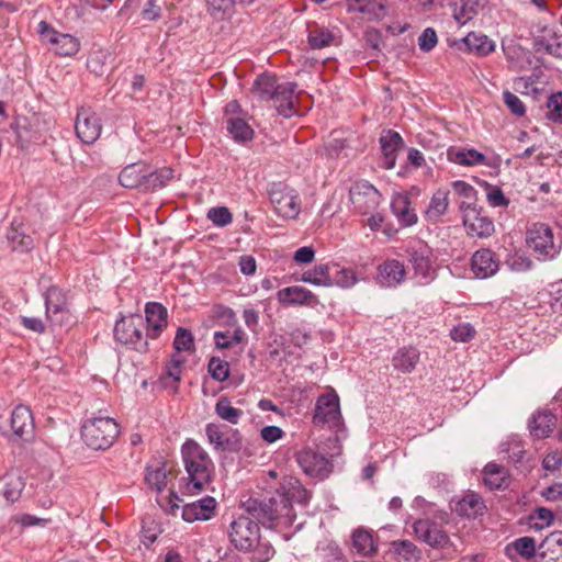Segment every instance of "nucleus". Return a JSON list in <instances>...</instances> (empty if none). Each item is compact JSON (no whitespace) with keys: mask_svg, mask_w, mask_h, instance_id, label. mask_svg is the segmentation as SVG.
<instances>
[{"mask_svg":"<svg viewBox=\"0 0 562 562\" xmlns=\"http://www.w3.org/2000/svg\"><path fill=\"white\" fill-rule=\"evenodd\" d=\"M228 536L237 550L252 552V562H267L274 555L273 547L261 540L259 525L250 517L239 516L233 520Z\"/></svg>","mask_w":562,"mask_h":562,"instance_id":"1","label":"nucleus"},{"mask_svg":"<svg viewBox=\"0 0 562 562\" xmlns=\"http://www.w3.org/2000/svg\"><path fill=\"white\" fill-rule=\"evenodd\" d=\"M182 459L188 473L189 492H201L212 480L214 464L207 452L194 440H187L181 449Z\"/></svg>","mask_w":562,"mask_h":562,"instance_id":"2","label":"nucleus"},{"mask_svg":"<svg viewBox=\"0 0 562 562\" xmlns=\"http://www.w3.org/2000/svg\"><path fill=\"white\" fill-rule=\"evenodd\" d=\"M120 434L117 423L110 417L88 419L81 427V437L86 445L94 450H106Z\"/></svg>","mask_w":562,"mask_h":562,"instance_id":"3","label":"nucleus"},{"mask_svg":"<svg viewBox=\"0 0 562 562\" xmlns=\"http://www.w3.org/2000/svg\"><path fill=\"white\" fill-rule=\"evenodd\" d=\"M244 510L262 526L271 528L276 521L289 517V507L285 498L278 494L268 499L249 498L241 504Z\"/></svg>","mask_w":562,"mask_h":562,"instance_id":"4","label":"nucleus"},{"mask_svg":"<svg viewBox=\"0 0 562 562\" xmlns=\"http://www.w3.org/2000/svg\"><path fill=\"white\" fill-rule=\"evenodd\" d=\"M145 322L140 315L123 316L115 323L114 337L123 345L145 353L148 351V336L143 334Z\"/></svg>","mask_w":562,"mask_h":562,"instance_id":"5","label":"nucleus"},{"mask_svg":"<svg viewBox=\"0 0 562 562\" xmlns=\"http://www.w3.org/2000/svg\"><path fill=\"white\" fill-rule=\"evenodd\" d=\"M296 461L306 475L318 480L327 479L334 468L326 456L310 447L296 453Z\"/></svg>","mask_w":562,"mask_h":562,"instance_id":"6","label":"nucleus"},{"mask_svg":"<svg viewBox=\"0 0 562 562\" xmlns=\"http://www.w3.org/2000/svg\"><path fill=\"white\" fill-rule=\"evenodd\" d=\"M269 198L274 211L281 217L292 220L299 215L301 205L297 195L293 194L292 190H288L281 183L272 186L269 190Z\"/></svg>","mask_w":562,"mask_h":562,"instance_id":"7","label":"nucleus"},{"mask_svg":"<svg viewBox=\"0 0 562 562\" xmlns=\"http://www.w3.org/2000/svg\"><path fill=\"white\" fill-rule=\"evenodd\" d=\"M349 198L355 209L361 214L374 211L381 201L380 192L369 182H356L349 191Z\"/></svg>","mask_w":562,"mask_h":562,"instance_id":"8","label":"nucleus"},{"mask_svg":"<svg viewBox=\"0 0 562 562\" xmlns=\"http://www.w3.org/2000/svg\"><path fill=\"white\" fill-rule=\"evenodd\" d=\"M415 536L435 549L450 546V538L442 527L430 519H418L413 524Z\"/></svg>","mask_w":562,"mask_h":562,"instance_id":"9","label":"nucleus"},{"mask_svg":"<svg viewBox=\"0 0 562 562\" xmlns=\"http://www.w3.org/2000/svg\"><path fill=\"white\" fill-rule=\"evenodd\" d=\"M77 136L85 144H93L101 134V120L90 108L78 110L75 125Z\"/></svg>","mask_w":562,"mask_h":562,"instance_id":"10","label":"nucleus"},{"mask_svg":"<svg viewBox=\"0 0 562 562\" xmlns=\"http://www.w3.org/2000/svg\"><path fill=\"white\" fill-rule=\"evenodd\" d=\"M340 416L339 397L336 393L324 394L318 397L313 416L314 424L336 426Z\"/></svg>","mask_w":562,"mask_h":562,"instance_id":"11","label":"nucleus"},{"mask_svg":"<svg viewBox=\"0 0 562 562\" xmlns=\"http://www.w3.org/2000/svg\"><path fill=\"white\" fill-rule=\"evenodd\" d=\"M277 494L279 497L286 499L290 512L289 517H286L288 522H292L295 518L292 503L295 502L305 506L311 499V492L306 490L299 480L292 477L281 484L280 488L277 490Z\"/></svg>","mask_w":562,"mask_h":562,"instance_id":"12","label":"nucleus"},{"mask_svg":"<svg viewBox=\"0 0 562 562\" xmlns=\"http://www.w3.org/2000/svg\"><path fill=\"white\" fill-rule=\"evenodd\" d=\"M41 35L49 43L56 45V52L60 56H72L79 50V42L69 34L57 33L46 22L38 24Z\"/></svg>","mask_w":562,"mask_h":562,"instance_id":"13","label":"nucleus"},{"mask_svg":"<svg viewBox=\"0 0 562 562\" xmlns=\"http://www.w3.org/2000/svg\"><path fill=\"white\" fill-rule=\"evenodd\" d=\"M528 245L536 252L543 255L544 257L552 258L555 254L553 244V233L551 228L546 224H536L528 232Z\"/></svg>","mask_w":562,"mask_h":562,"instance_id":"14","label":"nucleus"},{"mask_svg":"<svg viewBox=\"0 0 562 562\" xmlns=\"http://www.w3.org/2000/svg\"><path fill=\"white\" fill-rule=\"evenodd\" d=\"M499 269V259L490 248L476 250L471 258V270L475 277L486 279L494 276Z\"/></svg>","mask_w":562,"mask_h":562,"instance_id":"15","label":"nucleus"},{"mask_svg":"<svg viewBox=\"0 0 562 562\" xmlns=\"http://www.w3.org/2000/svg\"><path fill=\"white\" fill-rule=\"evenodd\" d=\"M146 333L148 338H157L168 324L167 308L157 302H148L145 305Z\"/></svg>","mask_w":562,"mask_h":562,"instance_id":"16","label":"nucleus"},{"mask_svg":"<svg viewBox=\"0 0 562 562\" xmlns=\"http://www.w3.org/2000/svg\"><path fill=\"white\" fill-rule=\"evenodd\" d=\"M47 319L54 325H61L67 315L65 294L56 286H50L45 293Z\"/></svg>","mask_w":562,"mask_h":562,"instance_id":"17","label":"nucleus"},{"mask_svg":"<svg viewBox=\"0 0 562 562\" xmlns=\"http://www.w3.org/2000/svg\"><path fill=\"white\" fill-rule=\"evenodd\" d=\"M11 428L15 436L23 440H30L34 435V419L27 406L19 405L11 414Z\"/></svg>","mask_w":562,"mask_h":562,"instance_id":"18","label":"nucleus"},{"mask_svg":"<svg viewBox=\"0 0 562 562\" xmlns=\"http://www.w3.org/2000/svg\"><path fill=\"white\" fill-rule=\"evenodd\" d=\"M379 140L383 155V167L385 169L394 168L396 153L404 146L402 136L397 132L389 130L382 132Z\"/></svg>","mask_w":562,"mask_h":562,"instance_id":"19","label":"nucleus"},{"mask_svg":"<svg viewBox=\"0 0 562 562\" xmlns=\"http://www.w3.org/2000/svg\"><path fill=\"white\" fill-rule=\"evenodd\" d=\"M405 268L397 260H386L378 268V282L381 286L392 288L405 278Z\"/></svg>","mask_w":562,"mask_h":562,"instance_id":"20","label":"nucleus"},{"mask_svg":"<svg viewBox=\"0 0 562 562\" xmlns=\"http://www.w3.org/2000/svg\"><path fill=\"white\" fill-rule=\"evenodd\" d=\"M483 211L474 214L473 212L469 215H465V223L463 225L467 228V232L471 236H476L479 238H488L495 232L494 222L488 217L482 214Z\"/></svg>","mask_w":562,"mask_h":562,"instance_id":"21","label":"nucleus"},{"mask_svg":"<svg viewBox=\"0 0 562 562\" xmlns=\"http://www.w3.org/2000/svg\"><path fill=\"white\" fill-rule=\"evenodd\" d=\"M557 417L549 411L533 414L528 422L530 435L537 439L547 438L555 428Z\"/></svg>","mask_w":562,"mask_h":562,"instance_id":"22","label":"nucleus"},{"mask_svg":"<svg viewBox=\"0 0 562 562\" xmlns=\"http://www.w3.org/2000/svg\"><path fill=\"white\" fill-rule=\"evenodd\" d=\"M296 89L295 82L279 83L273 94V101L277 103V111L284 117H290L294 113L293 94Z\"/></svg>","mask_w":562,"mask_h":562,"instance_id":"23","label":"nucleus"},{"mask_svg":"<svg viewBox=\"0 0 562 562\" xmlns=\"http://www.w3.org/2000/svg\"><path fill=\"white\" fill-rule=\"evenodd\" d=\"M539 557L544 562H562V531H553L542 540Z\"/></svg>","mask_w":562,"mask_h":562,"instance_id":"24","label":"nucleus"},{"mask_svg":"<svg viewBox=\"0 0 562 562\" xmlns=\"http://www.w3.org/2000/svg\"><path fill=\"white\" fill-rule=\"evenodd\" d=\"M447 158L450 162L467 167L486 165L485 155L474 148L450 147L447 150Z\"/></svg>","mask_w":562,"mask_h":562,"instance_id":"25","label":"nucleus"},{"mask_svg":"<svg viewBox=\"0 0 562 562\" xmlns=\"http://www.w3.org/2000/svg\"><path fill=\"white\" fill-rule=\"evenodd\" d=\"M145 162H135L126 166L119 175V182L127 189H140L145 179Z\"/></svg>","mask_w":562,"mask_h":562,"instance_id":"26","label":"nucleus"},{"mask_svg":"<svg viewBox=\"0 0 562 562\" xmlns=\"http://www.w3.org/2000/svg\"><path fill=\"white\" fill-rule=\"evenodd\" d=\"M279 301L282 304H312L317 303V297L307 289L302 286H288L279 291Z\"/></svg>","mask_w":562,"mask_h":562,"instance_id":"27","label":"nucleus"},{"mask_svg":"<svg viewBox=\"0 0 562 562\" xmlns=\"http://www.w3.org/2000/svg\"><path fill=\"white\" fill-rule=\"evenodd\" d=\"M417 348L408 346L400 348L392 359L393 368L402 373H411L419 361Z\"/></svg>","mask_w":562,"mask_h":562,"instance_id":"28","label":"nucleus"},{"mask_svg":"<svg viewBox=\"0 0 562 562\" xmlns=\"http://www.w3.org/2000/svg\"><path fill=\"white\" fill-rule=\"evenodd\" d=\"M462 42L467 49L479 56H486L495 49V43L485 34L471 32Z\"/></svg>","mask_w":562,"mask_h":562,"instance_id":"29","label":"nucleus"},{"mask_svg":"<svg viewBox=\"0 0 562 562\" xmlns=\"http://www.w3.org/2000/svg\"><path fill=\"white\" fill-rule=\"evenodd\" d=\"M484 483L491 490H501L508 486L507 470L497 463L490 462L484 467Z\"/></svg>","mask_w":562,"mask_h":562,"instance_id":"30","label":"nucleus"},{"mask_svg":"<svg viewBox=\"0 0 562 562\" xmlns=\"http://www.w3.org/2000/svg\"><path fill=\"white\" fill-rule=\"evenodd\" d=\"M173 177L171 168H161L159 170L150 171L146 165L145 179L143 182V191H156L164 188Z\"/></svg>","mask_w":562,"mask_h":562,"instance_id":"31","label":"nucleus"},{"mask_svg":"<svg viewBox=\"0 0 562 562\" xmlns=\"http://www.w3.org/2000/svg\"><path fill=\"white\" fill-rule=\"evenodd\" d=\"M336 265H317L312 270L305 271L301 280L306 283L322 286H333L331 270Z\"/></svg>","mask_w":562,"mask_h":562,"instance_id":"32","label":"nucleus"},{"mask_svg":"<svg viewBox=\"0 0 562 562\" xmlns=\"http://www.w3.org/2000/svg\"><path fill=\"white\" fill-rule=\"evenodd\" d=\"M352 546L357 552L364 557H371L376 553L378 547L372 532L363 528H357L351 536Z\"/></svg>","mask_w":562,"mask_h":562,"instance_id":"33","label":"nucleus"},{"mask_svg":"<svg viewBox=\"0 0 562 562\" xmlns=\"http://www.w3.org/2000/svg\"><path fill=\"white\" fill-rule=\"evenodd\" d=\"M170 471L166 469L165 462H159L156 465H148L146 468L145 482L157 493L162 492L167 485V479Z\"/></svg>","mask_w":562,"mask_h":562,"instance_id":"34","label":"nucleus"},{"mask_svg":"<svg viewBox=\"0 0 562 562\" xmlns=\"http://www.w3.org/2000/svg\"><path fill=\"white\" fill-rule=\"evenodd\" d=\"M278 85L274 76L262 74L255 80L252 91L261 101L272 100Z\"/></svg>","mask_w":562,"mask_h":562,"instance_id":"35","label":"nucleus"},{"mask_svg":"<svg viewBox=\"0 0 562 562\" xmlns=\"http://www.w3.org/2000/svg\"><path fill=\"white\" fill-rule=\"evenodd\" d=\"M335 34L324 26L315 25L308 31L307 42L313 49L328 47L335 42Z\"/></svg>","mask_w":562,"mask_h":562,"instance_id":"36","label":"nucleus"},{"mask_svg":"<svg viewBox=\"0 0 562 562\" xmlns=\"http://www.w3.org/2000/svg\"><path fill=\"white\" fill-rule=\"evenodd\" d=\"M448 195V191L441 190L434 193L425 213L428 221L437 222L446 213L449 205Z\"/></svg>","mask_w":562,"mask_h":562,"instance_id":"37","label":"nucleus"},{"mask_svg":"<svg viewBox=\"0 0 562 562\" xmlns=\"http://www.w3.org/2000/svg\"><path fill=\"white\" fill-rule=\"evenodd\" d=\"M391 551L406 562L420 560L422 551L409 540H396L390 543Z\"/></svg>","mask_w":562,"mask_h":562,"instance_id":"38","label":"nucleus"},{"mask_svg":"<svg viewBox=\"0 0 562 562\" xmlns=\"http://www.w3.org/2000/svg\"><path fill=\"white\" fill-rule=\"evenodd\" d=\"M25 486L24 479L18 473H10L5 475V483L2 490L3 497L10 502L14 503L21 496V493Z\"/></svg>","mask_w":562,"mask_h":562,"instance_id":"39","label":"nucleus"},{"mask_svg":"<svg viewBox=\"0 0 562 562\" xmlns=\"http://www.w3.org/2000/svg\"><path fill=\"white\" fill-rule=\"evenodd\" d=\"M392 211L404 226H412L417 222V215L411 207V202L407 198L398 199L392 202Z\"/></svg>","mask_w":562,"mask_h":562,"instance_id":"40","label":"nucleus"},{"mask_svg":"<svg viewBox=\"0 0 562 562\" xmlns=\"http://www.w3.org/2000/svg\"><path fill=\"white\" fill-rule=\"evenodd\" d=\"M227 131L239 142L249 140L252 138L254 131L241 117H228L227 119Z\"/></svg>","mask_w":562,"mask_h":562,"instance_id":"41","label":"nucleus"},{"mask_svg":"<svg viewBox=\"0 0 562 562\" xmlns=\"http://www.w3.org/2000/svg\"><path fill=\"white\" fill-rule=\"evenodd\" d=\"M483 508L484 505L476 494L464 496L457 505V512L467 517H475Z\"/></svg>","mask_w":562,"mask_h":562,"instance_id":"42","label":"nucleus"},{"mask_svg":"<svg viewBox=\"0 0 562 562\" xmlns=\"http://www.w3.org/2000/svg\"><path fill=\"white\" fill-rule=\"evenodd\" d=\"M215 413L218 417L231 424H237L239 417L243 415V411L233 407L231 401L225 396L220 397L216 402Z\"/></svg>","mask_w":562,"mask_h":562,"instance_id":"43","label":"nucleus"},{"mask_svg":"<svg viewBox=\"0 0 562 562\" xmlns=\"http://www.w3.org/2000/svg\"><path fill=\"white\" fill-rule=\"evenodd\" d=\"M110 54L105 49L93 50L87 60L88 69L97 76H102L106 71V61Z\"/></svg>","mask_w":562,"mask_h":562,"instance_id":"44","label":"nucleus"},{"mask_svg":"<svg viewBox=\"0 0 562 562\" xmlns=\"http://www.w3.org/2000/svg\"><path fill=\"white\" fill-rule=\"evenodd\" d=\"M207 370L212 379L223 382L229 376V364L218 357H212L209 361Z\"/></svg>","mask_w":562,"mask_h":562,"instance_id":"45","label":"nucleus"},{"mask_svg":"<svg viewBox=\"0 0 562 562\" xmlns=\"http://www.w3.org/2000/svg\"><path fill=\"white\" fill-rule=\"evenodd\" d=\"M209 12L217 21H222L231 15L234 1L233 0H207Z\"/></svg>","mask_w":562,"mask_h":562,"instance_id":"46","label":"nucleus"},{"mask_svg":"<svg viewBox=\"0 0 562 562\" xmlns=\"http://www.w3.org/2000/svg\"><path fill=\"white\" fill-rule=\"evenodd\" d=\"M331 280L334 285L350 288L357 283L358 278L351 269H338V266L336 265V268H333L331 270Z\"/></svg>","mask_w":562,"mask_h":562,"instance_id":"47","label":"nucleus"},{"mask_svg":"<svg viewBox=\"0 0 562 562\" xmlns=\"http://www.w3.org/2000/svg\"><path fill=\"white\" fill-rule=\"evenodd\" d=\"M13 250L29 251L33 247V239L16 228H12L8 235Z\"/></svg>","mask_w":562,"mask_h":562,"instance_id":"48","label":"nucleus"},{"mask_svg":"<svg viewBox=\"0 0 562 562\" xmlns=\"http://www.w3.org/2000/svg\"><path fill=\"white\" fill-rule=\"evenodd\" d=\"M351 10L382 20L386 15V5L382 0H371L366 7H352Z\"/></svg>","mask_w":562,"mask_h":562,"instance_id":"49","label":"nucleus"},{"mask_svg":"<svg viewBox=\"0 0 562 562\" xmlns=\"http://www.w3.org/2000/svg\"><path fill=\"white\" fill-rule=\"evenodd\" d=\"M175 349L180 351H193L194 350V338L191 331L187 328L179 327L173 340Z\"/></svg>","mask_w":562,"mask_h":562,"instance_id":"50","label":"nucleus"},{"mask_svg":"<svg viewBox=\"0 0 562 562\" xmlns=\"http://www.w3.org/2000/svg\"><path fill=\"white\" fill-rule=\"evenodd\" d=\"M196 508L200 520H209L215 515L216 501L211 496L191 503Z\"/></svg>","mask_w":562,"mask_h":562,"instance_id":"51","label":"nucleus"},{"mask_svg":"<svg viewBox=\"0 0 562 562\" xmlns=\"http://www.w3.org/2000/svg\"><path fill=\"white\" fill-rule=\"evenodd\" d=\"M536 49H543L547 54L562 59V35H554L552 42L544 38L536 42Z\"/></svg>","mask_w":562,"mask_h":562,"instance_id":"52","label":"nucleus"},{"mask_svg":"<svg viewBox=\"0 0 562 562\" xmlns=\"http://www.w3.org/2000/svg\"><path fill=\"white\" fill-rule=\"evenodd\" d=\"M479 4L480 0H462L459 11H456L453 14L454 19L461 24L467 23L477 14Z\"/></svg>","mask_w":562,"mask_h":562,"instance_id":"53","label":"nucleus"},{"mask_svg":"<svg viewBox=\"0 0 562 562\" xmlns=\"http://www.w3.org/2000/svg\"><path fill=\"white\" fill-rule=\"evenodd\" d=\"M207 218L216 226L224 227L232 223L233 215L225 206L212 207L207 212Z\"/></svg>","mask_w":562,"mask_h":562,"instance_id":"54","label":"nucleus"},{"mask_svg":"<svg viewBox=\"0 0 562 562\" xmlns=\"http://www.w3.org/2000/svg\"><path fill=\"white\" fill-rule=\"evenodd\" d=\"M223 428H226V427L222 426V425L214 424V423L207 424L206 428H205V432H206L210 443L213 445L214 449L217 451H221L223 441L226 436V434L223 431Z\"/></svg>","mask_w":562,"mask_h":562,"instance_id":"55","label":"nucleus"},{"mask_svg":"<svg viewBox=\"0 0 562 562\" xmlns=\"http://www.w3.org/2000/svg\"><path fill=\"white\" fill-rule=\"evenodd\" d=\"M515 550L525 559H531L536 555V542L531 537H521L513 543Z\"/></svg>","mask_w":562,"mask_h":562,"instance_id":"56","label":"nucleus"},{"mask_svg":"<svg viewBox=\"0 0 562 562\" xmlns=\"http://www.w3.org/2000/svg\"><path fill=\"white\" fill-rule=\"evenodd\" d=\"M504 103L516 116H524L526 113L525 104L521 100L510 91H504L503 93Z\"/></svg>","mask_w":562,"mask_h":562,"instance_id":"57","label":"nucleus"},{"mask_svg":"<svg viewBox=\"0 0 562 562\" xmlns=\"http://www.w3.org/2000/svg\"><path fill=\"white\" fill-rule=\"evenodd\" d=\"M411 261L417 274L427 277L431 268L430 260L423 252L414 251Z\"/></svg>","mask_w":562,"mask_h":562,"instance_id":"58","label":"nucleus"},{"mask_svg":"<svg viewBox=\"0 0 562 562\" xmlns=\"http://www.w3.org/2000/svg\"><path fill=\"white\" fill-rule=\"evenodd\" d=\"M475 330L469 323L459 324L451 329L450 336L454 341H469L473 338Z\"/></svg>","mask_w":562,"mask_h":562,"instance_id":"59","label":"nucleus"},{"mask_svg":"<svg viewBox=\"0 0 562 562\" xmlns=\"http://www.w3.org/2000/svg\"><path fill=\"white\" fill-rule=\"evenodd\" d=\"M437 42V33L432 27L425 29L418 37V46L423 52H430Z\"/></svg>","mask_w":562,"mask_h":562,"instance_id":"60","label":"nucleus"},{"mask_svg":"<svg viewBox=\"0 0 562 562\" xmlns=\"http://www.w3.org/2000/svg\"><path fill=\"white\" fill-rule=\"evenodd\" d=\"M183 362L184 359L173 355L171 360L166 364V379L178 383L181 380V366Z\"/></svg>","mask_w":562,"mask_h":562,"instance_id":"61","label":"nucleus"},{"mask_svg":"<svg viewBox=\"0 0 562 562\" xmlns=\"http://www.w3.org/2000/svg\"><path fill=\"white\" fill-rule=\"evenodd\" d=\"M225 436L221 451L238 452L243 447V439L238 430H229Z\"/></svg>","mask_w":562,"mask_h":562,"instance_id":"62","label":"nucleus"},{"mask_svg":"<svg viewBox=\"0 0 562 562\" xmlns=\"http://www.w3.org/2000/svg\"><path fill=\"white\" fill-rule=\"evenodd\" d=\"M547 106L550 112V117L553 121L562 120V92L553 93L549 97Z\"/></svg>","mask_w":562,"mask_h":562,"instance_id":"63","label":"nucleus"},{"mask_svg":"<svg viewBox=\"0 0 562 562\" xmlns=\"http://www.w3.org/2000/svg\"><path fill=\"white\" fill-rule=\"evenodd\" d=\"M451 187L453 191L463 199L477 200V192L470 183L462 180H456L451 183Z\"/></svg>","mask_w":562,"mask_h":562,"instance_id":"64","label":"nucleus"}]
</instances>
